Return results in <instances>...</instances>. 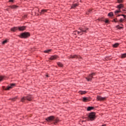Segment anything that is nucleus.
<instances>
[{
  "label": "nucleus",
  "mask_w": 126,
  "mask_h": 126,
  "mask_svg": "<svg viewBox=\"0 0 126 126\" xmlns=\"http://www.w3.org/2000/svg\"><path fill=\"white\" fill-rule=\"evenodd\" d=\"M79 93L80 94H81V95H83L84 94H86V91H80L79 92Z\"/></svg>",
  "instance_id": "obj_19"
},
{
  "label": "nucleus",
  "mask_w": 126,
  "mask_h": 126,
  "mask_svg": "<svg viewBox=\"0 0 126 126\" xmlns=\"http://www.w3.org/2000/svg\"><path fill=\"white\" fill-rule=\"evenodd\" d=\"M76 6H77V4L75 3L74 4L72 5L71 8H74L76 7Z\"/></svg>",
  "instance_id": "obj_24"
},
{
  "label": "nucleus",
  "mask_w": 126,
  "mask_h": 126,
  "mask_svg": "<svg viewBox=\"0 0 126 126\" xmlns=\"http://www.w3.org/2000/svg\"><path fill=\"white\" fill-rule=\"evenodd\" d=\"M9 2H13V1H14V0H9Z\"/></svg>",
  "instance_id": "obj_36"
},
{
  "label": "nucleus",
  "mask_w": 126,
  "mask_h": 126,
  "mask_svg": "<svg viewBox=\"0 0 126 126\" xmlns=\"http://www.w3.org/2000/svg\"><path fill=\"white\" fill-rule=\"evenodd\" d=\"M117 8L121 9V8H124V5L123 4H120L117 6Z\"/></svg>",
  "instance_id": "obj_14"
},
{
  "label": "nucleus",
  "mask_w": 126,
  "mask_h": 126,
  "mask_svg": "<svg viewBox=\"0 0 126 126\" xmlns=\"http://www.w3.org/2000/svg\"><path fill=\"white\" fill-rule=\"evenodd\" d=\"M52 51V50L51 49H48L47 50H45L44 51V53H45V54H47L48 53H50V52H51Z\"/></svg>",
  "instance_id": "obj_22"
},
{
  "label": "nucleus",
  "mask_w": 126,
  "mask_h": 126,
  "mask_svg": "<svg viewBox=\"0 0 126 126\" xmlns=\"http://www.w3.org/2000/svg\"><path fill=\"white\" fill-rule=\"evenodd\" d=\"M91 12H92V9H89L87 12L86 14H89L90 13H91Z\"/></svg>",
  "instance_id": "obj_27"
},
{
  "label": "nucleus",
  "mask_w": 126,
  "mask_h": 126,
  "mask_svg": "<svg viewBox=\"0 0 126 126\" xmlns=\"http://www.w3.org/2000/svg\"><path fill=\"white\" fill-rule=\"evenodd\" d=\"M119 16H123L124 18H126V15L125 14H121V15H117V17H119Z\"/></svg>",
  "instance_id": "obj_26"
},
{
  "label": "nucleus",
  "mask_w": 126,
  "mask_h": 126,
  "mask_svg": "<svg viewBox=\"0 0 126 126\" xmlns=\"http://www.w3.org/2000/svg\"><path fill=\"white\" fill-rule=\"evenodd\" d=\"M121 25H122L123 26V24H121Z\"/></svg>",
  "instance_id": "obj_42"
},
{
  "label": "nucleus",
  "mask_w": 126,
  "mask_h": 126,
  "mask_svg": "<svg viewBox=\"0 0 126 126\" xmlns=\"http://www.w3.org/2000/svg\"><path fill=\"white\" fill-rule=\"evenodd\" d=\"M124 20H125L124 19L121 18L118 21L120 23H122V22H124Z\"/></svg>",
  "instance_id": "obj_28"
},
{
  "label": "nucleus",
  "mask_w": 126,
  "mask_h": 126,
  "mask_svg": "<svg viewBox=\"0 0 126 126\" xmlns=\"http://www.w3.org/2000/svg\"><path fill=\"white\" fill-rule=\"evenodd\" d=\"M47 10L46 9H42L41 11V13H45V12H47Z\"/></svg>",
  "instance_id": "obj_25"
},
{
  "label": "nucleus",
  "mask_w": 126,
  "mask_h": 126,
  "mask_svg": "<svg viewBox=\"0 0 126 126\" xmlns=\"http://www.w3.org/2000/svg\"><path fill=\"white\" fill-rule=\"evenodd\" d=\"M108 16H109V17H113V16H114V13H113V12L109 13L108 14Z\"/></svg>",
  "instance_id": "obj_16"
},
{
  "label": "nucleus",
  "mask_w": 126,
  "mask_h": 126,
  "mask_svg": "<svg viewBox=\"0 0 126 126\" xmlns=\"http://www.w3.org/2000/svg\"><path fill=\"white\" fill-rule=\"evenodd\" d=\"M68 59H78L80 61L82 59L81 57L76 55H71L70 56H68Z\"/></svg>",
  "instance_id": "obj_7"
},
{
  "label": "nucleus",
  "mask_w": 126,
  "mask_h": 126,
  "mask_svg": "<svg viewBox=\"0 0 126 126\" xmlns=\"http://www.w3.org/2000/svg\"><path fill=\"white\" fill-rule=\"evenodd\" d=\"M114 19H115V21H119V20H118L117 18H115Z\"/></svg>",
  "instance_id": "obj_38"
},
{
  "label": "nucleus",
  "mask_w": 126,
  "mask_h": 126,
  "mask_svg": "<svg viewBox=\"0 0 126 126\" xmlns=\"http://www.w3.org/2000/svg\"><path fill=\"white\" fill-rule=\"evenodd\" d=\"M46 77H49V76L48 75H46Z\"/></svg>",
  "instance_id": "obj_41"
},
{
  "label": "nucleus",
  "mask_w": 126,
  "mask_h": 126,
  "mask_svg": "<svg viewBox=\"0 0 126 126\" xmlns=\"http://www.w3.org/2000/svg\"><path fill=\"white\" fill-rule=\"evenodd\" d=\"M17 30H18V27H14L13 28H11V31L12 32H16Z\"/></svg>",
  "instance_id": "obj_11"
},
{
  "label": "nucleus",
  "mask_w": 126,
  "mask_h": 126,
  "mask_svg": "<svg viewBox=\"0 0 126 126\" xmlns=\"http://www.w3.org/2000/svg\"><path fill=\"white\" fill-rule=\"evenodd\" d=\"M123 11H125V12H124V13H126V12L125 10H123Z\"/></svg>",
  "instance_id": "obj_39"
},
{
  "label": "nucleus",
  "mask_w": 126,
  "mask_h": 126,
  "mask_svg": "<svg viewBox=\"0 0 126 126\" xmlns=\"http://www.w3.org/2000/svg\"><path fill=\"white\" fill-rule=\"evenodd\" d=\"M112 22H115V23H119V21H116V19H114Z\"/></svg>",
  "instance_id": "obj_31"
},
{
  "label": "nucleus",
  "mask_w": 126,
  "mask_h": 126,
  "mask_svg": "<svg viewBox=\"0 0 126 126\" xmlns=\"http://www.w3.org/2000/svg\"><path fill=\"white\" fill-rule=\"evenodd\" d=\"M116 28H117V29L121 30V29H124V27H120V26H119V25H117L116 26Z\"/></svg>",
  "instance_id": "obj_20"
},
{
  "label": "nucleus",
  "mask_w": 126,
  "mask_h": 126,
  "mask_svg": "<svg viewBox=\"0 0 126 126\" xmlns=\"http://www.w3.org/2000/svg\"><path fill=\"white\" fill-rule=\"evenodd\" d=\"M111 59L112 58L109 57L106 58V60H111Z\"/></svg>",
  "instance_id": "obj_35"
},
{
  "label": "nucleus",
  "mask_w": 126,
  "mask_h": 126,
  "mask_svg": "<svg viewBox=\"0 0 126 126\" xmlns=\"http://www.w3.org/2000/svg\"><path fill=\"white\" fill-rule=\"evenodd\" d=\"M9 7H10L11 8H17V6L15 5H10L9 6Z\"/></svg>",
  "instance_id": "obj_21"
},
{
  "label": "nucleus",
  "mask_w": 126,
  "mask_h": 126,
  "mask_svg": "<svg viewBox=\"0 0 126 126\" xmlns=\"http://www.w3.org/2000/svg\"><path fill=\"white\" fill-rule=\"evenodd\" d=\"M120 45V43H115L113 45V47L114 48H118V46H119Z\"/></svg>",
  "instance_id": "obj_17"
},
{
  "label": "nucleus",
  "mask_w": 126,
  "mask_h": 126,
  "mask_svg": "<svg viewBox=\"0 0 126 126\" xmlns=\"http://www.w3.org/2000/svg\"><path fill=\"white\" fill-rule=\"evenodd\" d=\"M2 79H3V77H0V81H1V80H2Z\"/></svg>",
  "instance_id": "obj_37"
},
{
  "label": "nucleus",
  "mask_w": 126,
  "mask_h": 126,
  "mask_svg": "<svg viewBox=\"0 0 126 126\" xmlns=\"http://www.w3.org/2000/svg\"><path fill=\"white\" fill-rule=\"evenodd\" d=\"M121 57H122V59L126 58V53H124V54H122Z\"/></svg>",
  "instance_id": "obj_29"
},
{
  "label": "nucleus",
  "mask_w": 126,
  "mask_h": 126,
  "mask_svg": "<svg viewBox=\"0 0 126 126\" xmlns=\"http://www.w3.org/2000/svg\"><path fill=\"white\" fill-rule=\"evenodd\" d=\"M20 38H23L24 39H26L30 37V33L28 32H25L21 33Z\"/></svg>",
  "instance_id": "obj_5"
},
{
  "label": "nucleus",
  "mask_w": 126,
  "mask_h": 126,
  "mask_svg": "<svg viewBox=\"0 0 126 126\" xmlns=\"http://www.w3.org/2000/svg\"><path fill=\"white\" fill-rule=\"evenodd\" d=\"M123 1H124V0H118V2L119 3H121L123 2Z\"/></svg>",
  "instance_id": "obj_32"
},
{
  "label": "nucleus",
  "mask_w": 126,
  "mask_h": 126,
  "mask_svg": "<svg viewBox=\"0 0 126 126\" xmlns=\"http://www.w3.org/2000/svg\"><path fill=\"white\" fill-rule=\"evenodd\" d=\"M91 110H94V107L89 106L87 109V111H91Z\"/></svg>",
  "instance_id": "obj_15"
},
{
  "label": "nucleus",
  "mask_w": 126,
  "mask_h": 126,
  "mask_svg": "<svg viewBox=\"0 0 126 126\" xmlns=\"http://www.w3.org/2000/svg\"><path fill=\"white\" fill-rule=\"evenodd\" d=\"M101 126H106V125H102Z\"/></svg>",
  "instance_id": "obj_40"
},
{
  "label": "nucleus",
  "mask_w": 126,
  "mask_h": 126,
  "mask_svg": "<svg viewBox=\"0 0 126 126\" xmlns=\"http://www.w3.org/2000/svg\"><path fill=\"white\" fill-rule=\"evenodd\" d=\"M16 99H17V97L16 96V97H13L12 98H10V100H11L12 101L14 102V101H16Z\"/></svg>",
  "instance_id": "obj_23"
},
{
  "label": "nucleus",
  "mask_w": 126,
  "mask_h": 126,
  "mask_svg": "<svg viewBox=\"0 0 126 126\" xmlns=\"http://www.w3.org/2000/svg\"><path fill=\"white\" fill-rule=\"evenodd\" d=\"M57 58H58V56L54 55V56H51L50 58V60H51V61H53V60H56Z\"/></svg>",
  "instance_id": "obj_13"
},
{
  "label": "nucleus",
  "mask_w": 126,
  "mask_h": 126,
  "mask_svg": "<svg viewBox=\"0 0 126 126\" xmlns=\"http://www.w3.org/2000/svg\"><path fill=\"white\" fill-rule=\"evenodd\" d=\"M94 75H95V73H92L91 74H89L87 77H86V79H87L88 82L91 81Z\"/></svg>",
  "instance_id": "obj_6"
},
{
  "label": "nucleus",
  "mask_w": 126,
  "mask_h": 126,
  "mask_svg": "<svg viewBox=\"0 0 126 126\" xmlns=\"http://www.w3.org/2000/svg\"><path fill=\"white\" fill-rule=\"evenodd\" d=\"M88 118L90 121H94L96 119V113L95 112H91L89 114Z\"/></svg>",
  "instance_id": "obj_3"
},
{
  "label": "nucleus",
  "mask_w": 126,
  "mask_h": 126,
  "mask_svg": "<svg viewBox=\"0 0 126 126\" xmlns=\"http://www.w3.org/2000/svg\"><path fill=\"white\" fill-rule=\"evenodd\" d=\"M45 120L46 121H47V122H52V121H53L54 122H55V123H58V122H59V120L56 119L55 118V116H49L47 117Z\"/></svg>",
  "instance_id": "obj_4"
},
{
  "label": "nucleus",
  "mask_w": 126,
  "mask_h": 126,
  "mask_svg": "<svg viewBox=\"0 0 126 126\" xmlns=\"http://www.w3.org/2000/svg\"><path fill=\"white\" fill-rule=\"evenodd\" d=\"M106 99L105 97H102L100 95H97L96 100L97 101H103Z\"/></svg>",
  "instance_id": "obj_8"
},
{
  "label": "nucleus",
  "mask_w": 126,
  "mask_h": 126,
  "mask_svg": "<svg viewBox=\"0 0 126 126\" xmlns=\"http://www.w3.org/2000/svg\"><path fill=\"white\" fill-rule=\"evenodd\" d=\"M89 29L87 28L86 27H83L82 28H80L79 30V31H75L73 32V34L74 35H82V33H87Z\"/></svg>",
  "instance_id": "obj_1"
},
{
  "label": "nucleus",
  "mask_w": 126,
  "mask_h": 126,
  "mask_svg": "<svg viewBox=\"0 0 126 126\" xmlns=\"http://www.w3.org/2000/svg\"><path fill=\"white\" fill-rule=\"evenodd\" d=\"M15 85V84H10L9 86H7V88L5 89V90H9V89H11V88H13L14 87V86Z\"/></svg>",
  "instance_id": "obj_9"
},
{
  "label": "nucleus",
  "mask_w": 126,
  "mask_h": 126,
  "mask_svg": "<svg viewBox=\"0 0 126 126\" xmlns=\"http://www.w3.org/2000/svg\"><path fill=\"white\" fill-rule=\"evenodd\" d=\"M58 65H59L60 67H63V64L61 62L57 63Z\"/></svg>",
  "instance_id": "obj_18"
},
{
  "label": "nucleus",
  "mask_w": 126,
  "mask_h": 126,
  "mask_svg": "<svg viewBox=\"0 0 126 126\" xmlns=\"http://www.w3.org/2000/svg\"><path fill=\"white\" fill-rule=\"evenodd\" d=\"M6 43H7V40H5L3 41V42H2L3 45H4V44H5Z\"/></svg>",
  "instance_id": "obj_33"
},
{
  "label": "nucleus",
  "mask_w": 126,
  "mask_h": 126,
  "mask_svg": "<svg viewBox=\"0 0 126 126\" xmlns=\"http://www.w3.org/2000/svg\"><path fill=\"white\" fill-rule=\"evenodd\" d=\"M121 12V10H116L115 11V14H117V13H120Z\"/></svg>",
  "instance_id": "obj_30"
},
{
  "label": "nucleus",
  "mask_w": 126,
  "mask_h": 126,
  "mask_svg": "<svg viewBox=\"0 0 126 126\" xmlns=\"http://www.w3.org/2000/svg\"><path fill=\"white\" fill-rule=\"evenodd\" d=\"M83 102H87L88 101H90V98L88 97H83Z\"/></svg>",
  "instance_id": "obj_12"
},
{
  "label": "nucleus",
  "mask_w": 126,
  "mask_h": 126,
  "mask_svg": "<svg viewBox=\"0 0 126 126\" xmlns=\"http://www.w3.org/2000/svg\"><path fill=\"white\" fill-rule=\"evenodd\" d=\"M105 23H109V20H106L105 21Z\"/></svg>",
  "instance_id": "obj_34"
},
{
  "label": "nucleus",
  "mask_w": 126,
  "mask_h": 126,
  "mask_svg": "<svg viewBox=\"0 0 126 126\" xmlns=\"http://www.w3.org/2000/svg\"><path fill=\"white\" fill-rule=\"evenodd\" d=\"M32 99L33 96L32 95H28V96L23 97L21 99V101L24 102L25 100H28V101H32Z\"/></svg>",
  "instance_id": "obj_2"
},
{
  "label": "nucleus",
  "mask_w": 126,
  "mask_h": 126,
  "mask_svg": "<svg viewBox=\"0 0 126 126\" xmlns=\"http://www.w3.org/2000/svg\"><path fill=\"white\" fill-rule=\"evenodd\" d=\"M26 29V26L18 27V30L19 31H24Z\"/></svg>",
  "instance_id": "obj_10"
}]
</instances>
